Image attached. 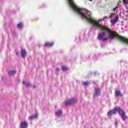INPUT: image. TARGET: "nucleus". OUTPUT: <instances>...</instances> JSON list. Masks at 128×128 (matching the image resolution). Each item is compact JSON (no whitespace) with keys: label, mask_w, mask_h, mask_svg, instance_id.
<instances>
[{"label":"nucleus","mask_w":128,"mask_h":128,"mask_svg":"<svg viewBox=\"0 0 128 128\" xmlns=\"http://www.w3.org/2000/svg\"><path fill=\"white\" fill-rule=\"evenodd\" d=\"M90 22V24L95 28H100L103 32L98 34V40H102V42H106L108 38L110 40H114V38H118L124 44H128V39L120 36L116 32L114 31L110 30L106 26L98 24V22L94 21V20H89Z\"/></svg>","instance_id":"1"},{"label":"nucleus","mask_w":128,"mask_h":128,"mask_svg":"<svg viewBox=\"0 0 128 128\" xmlns=\"http://www.w3.org/2000/svg\"><path fill=\"white\" fill-rule=\"evenodd\" d=\"M68 4L70 6L71 8L76 12V14L80 16L82 18L83 20H86L89 24H90V20H94V22H98V24H100V22H102V20H106V18H108L107 16H104L102 19H100L98 20H96L92 18V16H90V12L88 11L86 9H83L80 8L76 6L74 2V0H68Z\"/></svg>","instance_id":"2"},{"label":"nucleus","mask_w":128,"mask_h":128,"mask_svg":"<svg viewBox=\"0 0 128 128\" xmlns=\"http://www.w3.org/2000/svg\"><path fill=\"white\" fill-rule=\"evenodd\" d=\"M116 112H118L122 117V120H126V112H124L122 109L120 108V107H116L114 108V110H110L108 112V116H112V114H116Z\"/></svg>","instance_id":"3"},{"label":"nucleus","mask_w":128,"mask_h":128,"mask_svg":"<svg viewBox=\"0 0 128 128\" xmlns=\"http://www.w3.org/2000/svg\"><path fill=\"white\" fill-rule=\"evenodd\" d=\"M114 16H116V13H112L110 16V24L112 26H114V24H116L118 22V15H116L114 18Z\"/></svg>","instance_id":"4"},{"label":"nucleus","mask_w":128,"mask_h":128,"mask_svg":"<svg viewBox=\"0 0 128 128\" xmlns=\"http://www.w3.org/2000/svg\"><path fill=\"white\" fill-rule=\"evenodd\" d=\"M76 102H78V99L76 98H72L66 102L65 105L70 106L72 104H76Z\"/></svg>","instance_id":"5"},{"label":"nucleus","mask_w":128,"mask_h":128,"mask_svg":"<svg viewBox=\"0 0 128 128\" xmlns=\"http://www.w3.org/2000/svg\"><path fill=\"white\" fill-rule=\"evenodd\" d=\"M94 98H96V96H100L101 94V89L100 88L98 87H96L94 88Z\"/></svg>","instance_id":"6"},{"label":"nucleus","mask_w":128,"mask_h":128,"mask_svg":"<svg viewBox=\"0 0 128 128\" xmlns=\"http://www.w3.org/2000/svg\"><path fill=\"white\" fill-rule=\"evenodd\" d=\"M21 56L23 58H24L26 56V51L25 50H21Z\"/></svg>","instance_id":"7"},{"label":"nucleus","mask_w":128,"mask_h":128,"mask_svg":"<svg viewBox=\"0 0 128 128\" xmlns=\"http://www.w3.org/2000/svg\"><path fill=\"white\" fill-rule=\"evenodd\" d=\"M20 126L22 127L28 128V122L26 121H24L20 123Z\"/></svg>","instance_id":"8"},{"label":"nucleus","mask_w":128,"mask_h":128,"mask_svg":"<svg viewBox=\"0 0 128 128\" xmlns=\"http://www.w3.org/2000/svg\"><path fill=\"white\" fill-rule=\"evenodd\" d=\"M38 113L36 112L35 114H32V116H30L29 118L31 120H32L34 118H38Z\"/></svg>","instance_id":"9"},{"label":"nucleus","mask_w":128,"mask_h":128,"mask_svg":"<svg viewBox=\"0 0 128 128\" xmlns=\"http://www.w3.org/2000/svg\"><path fill=\"white\" fill-rule=\"evenodd\" d=\"M62 114V112L60 110H59L55 112V114L56 116H60V114Z\"/></svg>","instance_id":"10"},{"label":"nucleus","mask_w":128,"mask_h":128,"mask_svg":"<svg viewBox=\"0 0 128 128\" xmlns=\"http://www.w3.org/2000/svg\"><path fill=\"white\" fill-rule=\"evenodd\" d=\"M44 46L48 48H52V46H54V43H50L49 42H48L44 44Z\"/></svg>","instance_id":"11"},{"label":"nucleus","mask_w":128,"mask_h":128,"mask_svg":"<svg viewBox=\"0 0 128 128\" xmlns=\"http://www.w3.org/2000/svg\"><path fill=\"white\" fill-rule=\"evenodd\" d=\"M115 95L116 96H122V94L120 92V90H116L115 92Z\"/></svg>","instance_id":"12"},{"label":"nucleus","mask_w":128,"mask_h":128,"mask_svg":"<svg viewBox=\"0 0 128 128\" xmlns=\"http://www.w3.org/2000/svg\"><path fill=\"white\" fill-rule=\"evenodd\" d=\"M16 74V70H12V71H10L8 72V75L9 76H14Z\"/></svg>","instance_id":"13"},{"label":"nucleus","mask_w":128,"mask_h":128,"mask_svg":"<svg viewBox=\"0 0 128 128\" xmlns=\"http://www.w3.org/2000/svg\"><path fill=\"white\" fill-rule=\"evenodd\" d=\"M22 84H25L27 88H28V86H30V82L23 81Z\"/></svg>","instance_id":"14"},{"label":"nucleus","mask_w":128,"mask_h":128,"mask_svg":"<svg viewBox=\"0 0 128 128\" xmlns=\"http://www.w3.org/2000/svg\"><path fill=\"white\" fill-rule=\"evenodd\" d=\"M82 84L84 86H88L90 84V82H82Z\"/></svg>","instance_id":"15"},{"label":"nucleus","mask_w":128,"mask_h":128,"mask_svg":"<svg viewBox=\"0 0 128 128\" xmlns=\"http://www.w3.org/2000/svg\"><path fill=\"white\" fill-rule=\"evenodd\" d=\"M18 28L19 30H22V23H20L18 24Z\"/></svg>","instance_id":"16"},{"label":"nucleus","mask_w":128,"mask_h":128,"mask_svg":"<svg viewBox=\"0 0 128 128\" xmlns=\"http://www.w3.org/2000/svg\"><path fill=\"white\" fill-rule=\"evenodd\" d=\"M62 70L63 72H66V70H68V68L65 66H62Z\"/></svg>","instance_id":"17"},{"label":"nucleus","mask_w":128,"mask_h":128,"mask_svg":"<svg viewBox=\"0 0 128 128\" xmlns=\"http://www.w3.org/2000/svg\"><path fill=\"white\" fill-rule=\"evenodd\" d=\"M123 2L124 4H128V0H123Z\"/></svg>","instance_id":"18"},{"label":"nucleus","mask_w":128,"mask_h":128,"mask_svg":"<svg viewBox=\"0 0 128 128\" xmlns=\"http://www.w3.org/2000/svg\"><path fill=\"white\" fill-rule=\"evenodd\" d=\"M118 6H116L115 8H114V11L116 12V10H118Z\"/></svg>","instance_id":"19"},{"label":"nucleus","mask_w":128,"mask_h":128,"mask_svg":"<svg viewBox=\"0 0 128 128\" xmlns=\"http://www.w3.org/2000/svg\"><path fill=\"white\" fill-rule=\"evenodd\" d=\"M56 72H60V68H57L56 69Z\"/></svg>","instance_id":"20"},{"label":"nucleus","mask_w":128,"mask_h":128,"mask_svg":"<svg viewBox=\"0 0 128 128\" xmlns=\"http://www.w3.org/2000/svg\"><path fill=\"white\" fill-rule=\"evenodd\" d=\"M18 54H19V52H18V51L16 52V54L17 56H18Z\"/></svg>","instance_id":"21"},{"label":"nucleus","mask_w":128,"mask_h":128,"mask_svg":"<svg viewBox=\"0 0 128 128\" xmlns=\"http://www.w3.org/2000/svg\"><path fill=\"white\" fill-rule=\"evenodd\" d=\"M115 124H116V126H118V122H117V121H116V122H115Z\"/></svg>","instance_id":"22"},{"label":"nucleus","mask_w":128,"mask_h":128,"mask_svg":"<svg viewBox=\"0 0 128 128\" xmlns=\"http://www.w3.org/2000/svg\"><path fill=\"white\" fill-rule=\"evenodd\" d=\"M97 72H94V74H96V73H97Z\"/></svg>","instance_id":"23"},{"label":"nucleus","mask_w":128,"mask_h":128,"mask_svg":"<svg viewBox=\"0 0 128 128\" xmlns=\"http://www.w3.org/2000/svg\"><path fill=\"white\" fill-rule=\"evenodd\" d=\"M20 128H26V127H21Z\"/></svg>","instance_id":"24"},{"label":"nucleus","mask_w":128,"mask_h":128,"mask_svg":"<svg viewBox=\"0 0 128 128\" xmlns=\"http://www.w3.org/2000/svg\"><path fill=\"white\" fill-rule=\"evenodd\" d=\"M90 2H92V0H89Z\"/></svg>","instance_id":"25"},{"label":"nucleus","mask_w":128,"mask_h":128,"mask_svg":"<svg viewBox=\"0 0 128 128\" xmlns=\"http://www.w3.org/2000/svg\"><path fill=\"white\" fill-rule=\"evenodd\" d=\"M118 6H120V4H118Z\"/></svg>","instance_id":"26"},{"label":"nucleus","mask_w":128,"mask_h":128,"mask_svg":"<svg viewBox=\"0 0 128 128\" xmlns=\"http://www.w3.org/2000/svg\"><path fill=\"white\" fill-rule=\"evenodd\" d=\"M126 12H128V11H126Z\"/></svg>","instance_id":"27"}]
</instances>
